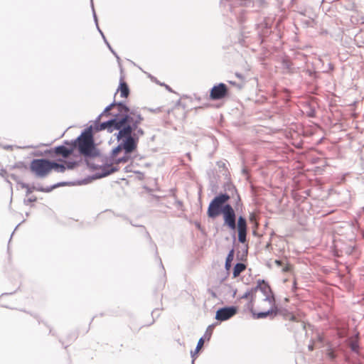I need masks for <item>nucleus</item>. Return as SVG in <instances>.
<instances>
[{
	"label": "nucleus",
	"instance_id": "11",
	"mask_svg": "<svg viewBox=\"0 0 364 364\" xmlns=\"http://www.w3.org/2000/svg\"><path fill=\"white\" fill-rule=\"evenodd\" d=\"M237 230L239 242L241 243L245 242L247 236V221L242 215L239 216L237 218Z\"/></svg>",
	"mask_w": 364,
	"mask_h": 364
},
{
	"label": "nucleus",
	"instance_id": "41",
	"mask_svg": "<svg viewBox=\"0 0 364 364\" xmlns=\"http://www.w3.org/2000/svg\"><path fill=\"white\" fill-rule=\"evenodd\" d=\"M294 316H291V319H294Z\"/></svg>",
	"mask_w": 364,
	"mask_h": 364
},
{
	"label": "nucleus",
	"instance_id": "8",
	"mask_svg": "<svg viewBox=\"0 0 364 364\" xmlns=\"http://www.w3.org/2000/svg\"><path fill=\"white\" fill-rule=\"evenodd\" d=\"M228 93V87L225 84L221 82L217 85H214L210 94V99L213 100H221L226 96Z\"/></svg>",
	"mask_w": 364,
	"mask_h": 364
},
{
	"label": "nucleus",
	"instance_id": "40",
	"mask_svg": "<svg viewBox=\"0 0 364 364\" xmlns=\"http://www.w3.org/2000/svg\"><path fill=\"white\" fill-rule=\"evenodd\" d=\"M286 64H287V63H285ZM287 65V68L289 69V65Z\"/></svg>",
	"mask_w": 364,
	"mask_h": 364
},
{
	"label": "nucleus",
	"instance_id": "30",
	"mask_svg": "<svg viewBox=\"0 0 364 364\" xmlns=\"http://www.w3.org/2000/svg\"><path fill=\"white\" fill-rule=\"evenodd\" d=\"M176 203H177V204H178V205H179V206H181V205H182V202H181V201H180V200H177V201H176Z\"/></svg>",
	"mask_w": 364,
	"mask_h": 364
},
{
	"label": "nucleus",
	"instance_id": "7",
	"mask_svg": "<svg viewBox=\"0 0 364 364\" xmlns=\"http://www.w3.org/2000/svg\"><path fill=\"white\" fill-rule=\"evenodd\" d=\"M237 309L236 306H225L219 309L215 314V319L219 321H225L237 314Z\"/></svg>",
	"mask_w": 364,
	"mask_h": 364
},
{
	"label": "nucleus",
	"instance_id": "3",
	"mask_svg": "<svg viewBox=\"0 0 364 364\" xmlns=\"http://www.w3.org/2000/svg\"><path fill=\"white\" fill-rule=\"evenodd\" d=\"M230 199L228 193H221L215 196L210 203L208 208L209 218H215L224 210L225 203Z\"/></svg>",
	"mask_w": 364,
	"mask_h": 364
},
{
	"label": "nucleus",
	"instance_id": "29",
	"mask_svg": "<svg viewBox=\"0 0 364 364\" xmlns=\"http://www.w3.org/2000/svg\"><path fill=\"white\" fill-rule=\"evenodd\" d=\"M109 50L114 55V56L119 59V56L117 55V54L115 53V51L112 49V48L111 47V49H109Z\"/></svg>",
	"mask_w": 364,
	"mask_h": 364
},
{
	"label": "nucleus",
	"instance_id": "10",
	"mask_svg": "<svg viewBox=\"0 0 364 364\" xmlns=\"http://www.w3.org/2000/svg\"><path fill=\"white\" fill-rule=\"evenodd\" d=\"M65 144H67L68 146H65L64 145L58 146L55 147V153L57 155H60L65 158L69 156L72 152L73 151L74 149L75 148V144L73 142H69L68 141H65Z\"/></svg>",
	"mask_w": 364,
	"mask_h": 364
},
{
	"label": "nucleus",
	"instance_id": "6",
	"mask_svg": "<svg viewBox=\"0 0 364 364\" xmlns=\"http://www.w3.org/2000/svg\"><path fill=\"white\" fill-rule=\"evenodd\" d=\"M255 292L259 290L265 296L264 301H268L269 304L275 302L274 294L269 284L264 280H258L256 287H253Z\"/></svg>",
	"mask_w": 364,
	"mask_h": 364
},
{
	"label": "nucleus",
	"instance_id": "38",
	"mask_svg": "<svg viewBox=\"0 0 364 364\" xmlns=\"http://www.w3.org/2000/svg\"><path fill=\"white\" fill-rule=\"evenodd\" d=\"M276 262L278 264H280V262L279 260H276Z\"/></svg>",
	"mask_w": 364,
	"mask_h": 364
},
{
	"label": "nucleus",
	"instance_id": "24",
	"mask_svg": "<svg viewBox=\"0 0 364 364\" xmlns=\"http://www.w3.org/2000/svg\"><path fill=\"white\" fill-rule=\"evenodd\" d=\"M91 6H92V10L93 18H94L96 26H97V24H98V23H97V15H96L95 9H94V5H93L92 1H91Z\"/></svg>",
	"mask_w": 364,
	"mask_h": 364
},
{
	"label": "nucleus",
	"instance_id": "37",
	"mask_svg": "<svg viewBox=\"0 0 364 364\" xmlns=\"http://www.w3.org/2000/svg\"><path fill=\"white\" fill-rule=\"evenodd\" d=\"M253 218H254V215H252L251 217H250V220H252L253 219Z\"/></svg>",
	"mask_w": 364,
	"mask_h": 364
},
{
	"label": "nucleus",
	"instance_id": "22",
	"mask_svg": "<svg viewBox=\"0 0 364 364\" xmlns=\"http://www.w3.org/2000/svg\"><path fill=\"white\" fill-rule=\"evenodd\" d=\"M68 169H73L77 165V163L75 161H65V164H64Z\"/></svg>",
	"mask_w": 364,
	"mask_h": 364
},
{
	"label": "nucleus",
	"instance_id": "32",
	"mask_svg": "<svg viewBox=\"0 0 364 364\" xmlns=\"http://www.w3.org/2000/svg\"><path fill=\"white\" fill-rule=\"evenodd\" d=\"M37 147H38V146H32V145L27 146V148H33V149L37 148Z\"/></svg>",
	"mask_w": 364,
	"mask_h": 364
},
{
	"label": "nucleus",
	"instance_id": "13",
	"mask_svg": "<svg viewBox=\"0 0 364 364\" xmlns=\"http://www.w3.org/2000/svg\"><path fill=\"white\" fill-rule=\"evenodd\" d=\"M66 184H68V183H66V182H60V183L54 184L51 186H48L46 188H43V186H41L40 185H38V186L33 185V189H34V191H40V192L49 193V192L52 191L53 189H55L58 187H60V186H63Z\"/></svg>",
	"mask_w": 364,
	"mask_h": 364
},
{
	"label": "nucleus",
	"instance_id": "4",
	"mask_svg": "<svg viewBox=\"0 0 364 364\" xmlns=\"http://www.w3.org/2000/svg\"><path fill=\"white\" fill-rule=\"evenodd\" d=\"M30 168L37 177L45 178L52 170V166H50V161L36 159L31 162Z\"/></svg>",
	"mask_w": 364,
	"mask_h": 364
},
{
	"label": "nucleus",
	"instance_id": "42",
	"mask_svg": "<svg viewBox=\"0 0 364 364\" xmlns=\"http://www.w3.org/2000/svg\"><path fill=\"white\" fill-rule=\"evenodd\" d=\"M229 82H230V84H234V82H232V81H229Z\"/></svg>",
	"mask_w": 364,
	"mask_h": 364
},
{
	"label": "nucleus",
	"instance_id": "33",
	"mask_svg": "<svg viewBox=\"0 0 364 364\" xmlns=\"http://www.w3.org/2000/svg\"><path fill=\"white\" fill-rule=\"evenodd\" d=\"M236 75H237V77L238 78H242V75H241V74L237 73V74H236Z\"/></svg>",
	"mask_w": 364,
	"mask_h": 364
},
{
	"label": "nucleus",
	"instance_id": "39",
	"mask_svg": "<svg viewBox=\"0 0 364 364\" xmlns=\"http://www.w3.org/2000/svg\"><path fill=\"white\" fill-rule=\"evenodd\" d=\"M131 224L132 225V226H136V227H138V226H139V225H136L132 224V223H131Z\"/></svg>",
	"mask_w": 364,
	"mask_h": 364
},
{
	"label": "nucleus",
	"instance_id": "9",
	"mask_svg": "<svg viewBox=\"0 0 364 364\" xmlns=\"http://www.w3.org/2000/svg\"><path fill=\"white\" fill-rule=\"evenodd\" d=\"M272 305L271 308L266 311H261L259 313H253V317L256 319L264 318L267 316H270V318H274L277 315L281 314L284 315L282 311L278 309L275 306V302L270 304Z\"/></svg>",
	"mask_w": 364,
	"mask_h": 364
},
{
	"label": "nucleus",
	"instance_id": "19",
	"mask_svg": "<svg viewBox=\"0 0 364 364\" xmlns=\"http://www.w3.org/2000/svg\"><path fill=\"white\" fill-rule=\"evenodd\" d=\"M350 349L352 351L355 353H358L359 350V345L357 341H352L350 343Z\"/></svg>",
	"mask_w": 364,
	"mask_h": 364
},
{
	"label": "nucleus",
	"instance_id": "2",
	"mask_svg": "<svg viewBox=\"0 0 364 364\" xmlns=\"http://www.w3.org/2000/svg\"><path fill=\"white\" fill-rule=\"evenodd\" d=\"M73 142L75 144V147L78 148L79 152L85 157L89 167L92 169H100L99 177H102V167L105 164V157L107 156L101 155L100 151L95 147L92 127L90 126L85 129Z\"/></svg>",
	"mask_w": 364,
	"mask_h": 364
},
{
	"label": "nucleus",
	"instance_id": "1",
	"mask_svg": "<svg viewBox=\"0 0 364 364\" xmlns=\"http://www.w3.org/2000/svg\"><path fill=\"white\" fill-rule=\"evenodd\" d=\"M113 117L106 122L95 124V129H107L115 134L118 145L114 147L109 157H105V164L102 167L101 176H107L119 170L114 166L132 161L131 154L137 148L140 137L144 135L140 124L144 120L141 114L136 109H130L125 103L119 104V112L112 114Z\"/></svg>",
	"mask_w": 364,
	"mask_h": 364
},
{
	"label": "nucleus",
	"instance_id": "36",
	"mask_svg": "<svg viewBox=\"0 0 364 364\" xmlns=\"http://www.w3.org/2000/svg\"><path fill=\"white\" fill-rule=\"evenodd\" d=\"M146 235H147L148 237H150L149 233L146 231Z\"/></svg>",
	"mask_w": 364,
	"mask_h": 364
},
{
	"label": "nucleus",
	"instance_id": "17",
	"mask_svg": "<svg viewBox=\"0 0 364 364\" xmlns=\"http://www.w3.org/2000/svg\"><path fill=\"white\" fill-rule=\"evenodd\" d=\"M234 258V250L232 249L227 255L225 267L226 270H229L231 267V262Z\"/></svg>",
	"mask_w": 364,
	"mask_h": 364
},
{
	"label": "nucleus",
	"instance_id": "21",
	"mask_svg": "<svg viewBox=\"0 0 364 364\" xmlns=\"http://www.w3.org/2000/svg\"><path fill=\"white\" fill-rule=\"evenodd\" d=\"M21 187L26 188V195H29L34 191V189H33V186H30L28 184L26 183H22Z\"/></svg>",
	"mask_w": 364,
	"mask_h": 364
},
{
	"label": "nucleus",
	"instance_id": "26",
	"mask_svg": "<svg viewBox=\"0 0 364 364\" xmlns=\"http://www.w3.org/2000/svg\"><path fill=\"white\" fill-rule=\"evenodd\" d=\"M217 165L219 168H226V164L224 161H218Z\"/></svg>",
	"mask_w": 364,
	"mask_h": 364
},
{
	"label": "nucleus",
	"instance_id": "20",
	"mask_svg": "<svg viewBox=\"0 0 364 364\" xmlns=\"http://www.w3.org/2000/svg\"><path fill=\"white\" fill-rule=\"evenodd\" d=\"M255 291L253 290V288H252L250 290H247L246 292H245L241 296L240 299H247L250 296L252 295Z\"/></svg>",
	"mask_w": 364,
	"mask_h": 364
},
{
	"label": "nucleus",
	"instance_id": "31",
	"mask_svg": "<svg viewBox=\"0 0 364 364\" xmlns=\"http://www.w3.org/2000/svg\"><path fill=\"white\" fill-rule=\"evenodd\" d=\"M308 348L310 350H312L314 349L313 345H309Z\"/></svg>",
	"mask_w": 364,
	"mask_h": 364
},
{
	"label": "nucleus",
	"instance_id": "16",
	"mask_svg": "<svg viewBox=\"0 0 364 364\" xmlns=\"http://www.w3.org/2000/svg\"><path fill=\"white\" fill-rule=\"evenodd\" d=\"M50 166H52V169H54L55 171L59 173H63L66 169L64 164H58L55 161H50Z\"/></svg>",
	"mask_w": 364,
	"mask_h": 364
},
{
	"label": "nucleus",
	"instance_id": "35",
	"mask_svg": "<svg viewBox=\"0 0 364 364\" xmlns=\"http://www.w3.org/2000/svg\"><path fill=\"white\" fill-rule=\"evenodd\" d=\"M124 169H125V171H126V172H129V167H128V166L125 167V168H124Z\"/></svg>",
	"mask_w": 364,
	"mask_h": 364
},
{
	"label": "nucleus",
	"instance_id": "14",
	"mask_svg": "<svg viewBox=\"0 0 364 364\" xmlns=\"http://www.w3.org/2000/svg\"><path fill=\"white\" fill-rule=\"evenodd\" d=\"M119 90H120V96L122 97H127L129 95V90L128 85L125 82L123 81L122 79H121L119 87L118 88L117 91Z\"/></svg>",
	"mask_w": 364,
	"mask_h": 364
},
{
	"label": "nucleus",
	"instance_id": "34",
	"mask_svg": "<svg viewBox=\"0 0 364 364\" xmlns=\"http://www.w3.org/2000/svg\"><path fill=\"white\" fill-rule=\"evenodd\" d=\"M97 30L99 31V32L100 33V34L102 35V33H103L102 32V31L100 30V28H99L98 26H97Z\"/></svg>",
	"mask_w": 364,
	"mask_h": 364
},
{
	"label": "nucleus",
	"instance_id": "28",
	"mask_svg": "<svg viewBox=\"0 0 364 364\" xmlns=\"http://www.w3.org/2000/svg\"><path fill=\"white\" fill-rule=\"evenodd\" d=\"M328 356L331 359H334L335 358V355H334V353L333 352H330L328 353Z\"/></svg>",
	"mask_w": 364,
	"mask_h": 364
},
{
	"label": "nucleus",
	"instance_id": "15",
	"mask_svg": "<svg viewBox=\"0 0 364 364\" xmlns=\"http://www.w3.org/2000/svg\"><path fill=\"white\" fill-rule=\"evenodd\" d=\"M245 264L243 263L238 262L237 263L233 268V277H238L242 272L245 269Z\"/></svg>",
	"mask_w": 364,
	"mask_h": 364
},
{
	"label": "nucleus",
	"instance_id": "25",
	"mask_svg": "<svg viewBox=\"0 0 364 364\" xmlns=\"http://www.w3.org/2000/svg\"><path fill=\"white\" fill-rule=\"evenodd\" d=\"M37 200L36 197H31V198H29L28 199H25L23 200V203L26 205H28L31 202H34Z\"/></svg>",
	"mask_w": 364,
	"mask_h": 364
},
{
	"label": "nucleus",
	"instance_id": "5",
	"mask_svg": "<svg viewBox=\"0 0 364 364\" xmlns=\"http://www.w3.org/2000/svg\"><path fill=\"white\" fill-rule=\"evenodd\" d=\"M221 213L223 215L224 223L230 229L235 230L236 228V216L232 207L230 204H225Z\"/></svg>",
	"mask_w": 364,
	"mask_h": 364
},
{
	"label": "nucleus",
	"instance_id": "12",
	"mask_svg": "<svg viewBox=\"0 0 364 364\" xmlns=\"http://www.w3.org/2000/svg\"><path fill=\"white\" fill-rule=\"evenodd\" d=\"M119 103H124L123 102H116L114 100L111 104L107 105L103 110V112L96 118L95 119V124L98 123L100 122V119L103 116H109L111 115V109H113V107H117V112H119Z\"/></svg>",
	"mask_w": 364,
	"mask_h": 364
},
{
	"label": "nucleus",
	"instance_id": "27",
	"mask_svg": "<svg viewBox=\"0 0 364 364\" xmlns=\"http://www.w3.org/2000/svg\"><path fill=\"white\" fill-rule=\"evenodd\" d=\"M102 37L103 38V40L105 41V43H106V45L107 46L108 48L109 49H111V46L109 45V43H108V41H107L104 33H102Z\"/></svg>",
	"mask_w": 364,
	"mask_h": 364
},
{
	"label": "nucleus",
	"instance_id": "23",
	"mask_svg": "<svg viewBox=\"0 0 364 364\" xmlns=\"http://www.w3.org/2000/svg\"><path fill=\"white\" fill-rule=\"evenodd\" d=\"M253 306H254V304H253V301L252 299H251L247 304V308L251 311V313L253 314V313H255L253 310Z\"/></svg>",
	"mask_w": 364,
	"mask_h": 364
},
{
	"label": "nucleus",
	"instance_id": "18",
	"mask_svg": "<svg viewBox=\"0 0 364 364\" xmlns=\"http://www.w3.org/2000/svg\"><path fill=\"white\" fill-rule=\"evenodd\" d=\"M203 343H204V341H203V338H200L197 343V346H196V348L195 349L194 351H191V357L193 358H195V355H197V353H198V351L200 350V349L202 348L203 345ZM194 363V359H193L192 360V364Z\"/></svg>",
	"mask_w": 364,
	"mask_h": 364
}]
</instances>
